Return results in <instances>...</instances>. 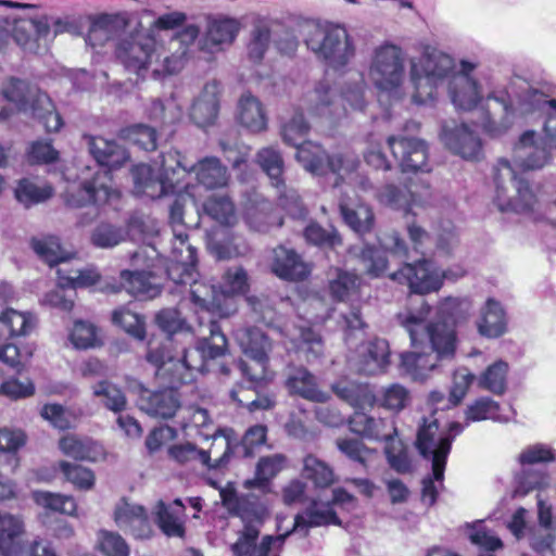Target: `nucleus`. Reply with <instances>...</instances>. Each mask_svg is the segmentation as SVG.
<instances>
[{
	"mask_svg": "<svg viewBox=\"0 0 556 556\" xmlns=\"http://www.w3.org/2000/svg\"><path fill=\"white\" fill-rule=\"evenodd\" d=\"M88 150L101 167L84 179L76 188L67 189L64 203L70 208L93 206L97 210L121 198L113 186L112 170L121 168L130 159L128 150L115 139L86 135Z\"/></svg>",
	"mask_w": 556,
	"mask_h": 556,
	"instance_id": "obj_1",
	"label": "nucleus"
},
{
	"mask_svg": "<svg viewBox=\"0 0 556 556\" xmlns=\"http://www.w3.org/2000/svg\"><path fill=\"white\" fill-rule=\"evenodd\" d=\"M207 323L204 325V317L199 318V332L202 338L198 340L194 348L184 349L182 355L175 358L169 372V384L180 387L194 381V372L214 371L222 376L230 375V367L219 361L228 353V340L223 332L219 323L212 314L207 313Z\"/></svg>",
	"mask_w": 556,
	"mask_h": 556,
	"instance_id": "obj_2",
	"label": "nucleus"
},
{
	"mask_svg": "<svg viewBox=\"0 0 556 556\" xmlns=\"http://www.w3.org/2000/svg\"><path fill=\"white\" fill-rule=\"evenodd\" d=\"M299 26L306 47L329 67L343 68L354 56L355 48L344 26L318 20H305Z\"/></svg>",
	"mask_w": 556,
	"mask_h": 556,
	"instance_id": "obj_3",
	"label": "nucleus"
},
{
	"mask_svg": "<svg viewBox=\"0 0 556 556\" xmlns=\"http://www.w3.org/2000/svg\"><path fill=\"white\" fill-rule=\"evenodd\" d=\"M494 203L503 213L533 214L539 205L536 192L528 179L506 159L493 166Z\"/></svg>",
	"mask_w": 556,
	"mask_h": 556,
	"instance_id": "obj_4",
	"label": "nucleus"
},
{
	"mask_svg": "<svg viewBox=\"0 0 556 556\" xmlns=\"http://www.w3.org/2000/svg\"><path fill=\"white\" fill-rule=\"evenodd\" d=\"M2 96L16 105L18 111H30L46 132H58L64 125L48 93L26 80L10 77L2 88Z\"/></svg>",
	"mask_w": 556,
	"mask_h": 556,
	"instance_id": "obj_5",
	"label": "nucleus"
},
{
	"mask_svg": "<svg viewBox=\"0 0 556 556\" xmlns=\"http://www.w3.org/2000/svg\"><path fill=\"white\" fill-rule=\"evenodd\" d=\"M454 60L446 53L427 47L418 64H413L410 77L415 87L413 99L418 104L437 98V84L444 78L453 77Z\"/></svg>",
	"mask_w": 556,
	"mask_h": 556,
	"instance_id": "obj_6",
	"label": "nucleus"
},
{
	"mask_svg": "<svg viewBox=\"0 0 556 556\" xmlns=\"http://www.w3.org/2000/svg\"><path fill=\"white\" fill-rule=\"evenodd\" d=\"M295 156L299 163L314 175L323 176L328 173L337 175L336 186L345 175L356 172L359 166V160L355 153L344 151L330 155L320 144L313 141H303L296 148Z\"/></svg>",
	"mask_w": 556,
	"mask_h": 556,
	"instance_id": "obj_7",
	"label": "nucleus"
},
{
	"mask_svg": "<svg viewBox=\"0 0 556 556\" xmlns=\"http://www.w3.org/2000/svg\"><path fill=\"white\" fill-rule=\"evenodd\" d=\"M404 326L414 348L426 337L430 343L431 353H434L433 356L439 361L451 359L455 356L457 334L455 326L450 321L438 318L425 324L422 318L409 315L406 317Z\"/></svg>",
	"mask_w": 556,
	"mask_h": 556,
	"instance_id": "obj_8",
	"label": "nucleus"
},
{
	"mask_svg": "<svg viewBox=\"0 0 556 556\" xmlns=\"http://www.w3.org/2000/svg\"><path fill=\"white\" fill-rule=\"evenodd\" d=\"M389 277L400 285L407 286L410 293L426 295L442 288L445 275L431 258L420 256L413 262H405Z\"/></svg>",
	"mask_w": 556,
	"mask_h": 556,
	"instance_id": "obj_9",
	"label": "nucleus"
},
{
	"mask_svg": "<svg viewBox=\"0 0 556 556\" xmlns=\"http://www.w3.org/2000/svg\"><path fill=\"white\" fill-rule=\"evenodd\" d=\"M24 536L25 528L22 518L0 513L1 556H56L50 544L34 541L28 545Z\"/></svg>",
	"mask_w": 556,
	"mask_h": 556,
	"instance_id": "obj_10",
	"label": "nucleus"
},
{
	"mask_svg": "<svg viewBox=\"0 0 556 556\" xmlns=\"http://www.w3.org/2000/svg\"><path fill=\"white\" fill-rule=\"evenodd\" d=\"M266 494H239L230 484L219 492L222 504L230 516L240 518L243 523L254 525H263L269 515Z\"/></svg>",
	"mask_w": 556,
	"mask_h": 556,
	"instance_id": "obj_11",
	"label": "nucleus"
},
{
	"mask_svg": "<svg viewBox=\"0 0 556 556\" xmlns=\"http://www.w3.org/2000/svg\"><path fill=\"white\" fill-rule=\"evenodd\" d=\"M387 143L402 173L417 174L432 170L429 162V147L425 140L390 136Z\"/></svg>",
	"mask_w": 556,
	"mask_h": 556,
	"instance_id": "obj_12",
	"label": "nucleus"
},
{
	"mask_svg": "<svg viewBox=\"0 0 556 556\" xmlns=\"http://www.w3.org/2000/svg\"><path fill=\"white\" fill-rule=\"evenodd\" d=\"M115 54L128 72L144 78L155 55V41L146 35H130L118 41Z\"/></svg>",
	"mask_w": 556,
	"mask_h": 556,
	"instance_id": "obj_13",
	"label": "nucleus"
},
{
	"mask_svg": "<svg viewBox=\"0 0 556 556\" xmlns=\"http://www.w3.org/2000/svg\"><path fill=\"white\" fill-rule=\"evenodd\" d=\"M240 345L244 354L251 357L260 368L257 372L251 374L248 363L244 361L239 362V368L242 375L251 382L252 388H256L265 379L268 353L273 348L271 340L261 329L251 327L242 332Z\"/></svg>",
	"mask_w": 556,
	"mask_h": 556,
	"instance_id": "obj_14",
	"label": "nucleus"
},
{
	"mask_svg": "<svg viewBox=\"0 0 556 556\" xmlns=\"http://www.w3.org/2000/svg\"><path fill=\"white\" fill-rule=\"evenodd\" d=\"M404 75L401 49L394 45L380 47L370 66V77L380 90L390 91L399 87Z\"/></svg>",
	"mask_w": 556,
	"mask_h": 556,
	"instance_id": "obj_15",
	"label": "nucleus"
},
{
	"mask_svg": "<svg viewBox=\"0 0 556 556\" xmlns=\"http://www.w3.org/2000/svg\"><path fill=\"white\" fill-rule=\"evenodd\" d=\"M551 147L545 136L538 139L535 131H525L514 147V163L521 172L540 169L551 160Z\"/></svg>",
	"mask_w": 556,
	"mask_h": 556,
	"instance_id": "obj_16",
	"label": "nucleus"
},
{
	"mask_svg": "<svg viewBox=\"0 0 556 556\" xmlns=\"http://www.w3.org/2000/svg\"><path fill=\"white\" fill-rule=\"evenodd\" d=\"M479 117L472 119V124L481 127L490 137H498L505 134L513 125V105L497 97L489 96L478 111Z\"/></svg>",
	"mask_w": 556,
	"mask_h": 556,
	"instance_id": "obj_17",
	"label": "nucleus"
},
{
	"mask_svg": "<svg viewBox=\"0 0 556 556\" xmlns=\"http://www.w3.org/2000/svg\"><path fill=\"white\" fill-rule=\"evenodd\" d=\"M153 275L146 270L124 269L119 273V282H106L101 290L106 293H118L125 290L138 300L154 299L161 293V287L152 281Z\"/></svg>",
	"mask_w": 556,
	"mask_h": 556,
	"instance_id": "obj_18",
	"label": "nucleus"
},
{
	"mask_svg": "<svg viewBox=\"0 0 556 556\" xmlns=\"http://www.w3.org/2000/svg\"><path fill=\"white\" fill-rule=\"evenodd\" d=\"M376 197L380 204L408 214L414 207L427 205L431 198V192L429 186L425 188L424 193L419 194L407 186H397L391 182L382 186Z\"/></svg>",
	"mask_w": 556,
	"mask_h": 556,
	"instance_id": "obj_19",
	"label": "nucleus"
},
{
	"mask_svg": "<svg viewBox=\"0 0 556 556\" xmlns=\"http://www.w3.org/2000/svg\"><path fill=\"white\" fill-rule=\"evenodd\" d=\"M242 28L241 22L225 14L207 15L206 29L201 41L202 50L232 45Z\"/></svg>",
	"mask_w": 556,
	"mask_h": 556,
	"instance_id": "obj_20",
	"label": "nucleus"
},
{
	"mask_svg": "<svg viewBox=\"0 0 556 556\" xmlns=\"http://www.w3.org/2000/svg\"><path fill=\"white\" fill-rule=\"evenodd\" d=\"M270 269L278 278L293 282L307 279L312 271L294 249L282 244L273 250Z\"/></svg>",
	"mask_w": 556,
	"mask_h": 556,
	"instance_id": "obj_21",
	"label": "nucleus"
},
{
	"mask_svg": "<svg viewBox=\"0 0 556 556\" xmlns=\"http://www.w3.org/2000/svg\"><path fill=\"white\" fill-rule=\"evenodd\" d=\"M162 163L160 175L156 182L160 186L159 195L175 194L182 190L189 192V185H185V178L191 174L190 167L188 168L181 163L180 153L177 151L168 152L162 155Z\"/></svg>",
	"mask_w": 556,
	"mask_h": 556,
	"instance_id": "obj_22",
	"label": "nucleus"
},
{
	"mask_svg": "<svg viewBox=\"0 0 556 556\" xmlns=\"http://www.w3.org/2000/svg\"><path fill=\"white\" fill-rule=\"evenodd\" d=\"M220 84L206 83L190 108V118L199 127L205 128L215 123L219 111Z\"/></svg>",
	"mask_w": 556,
	"mask_h": 556,
	"instance_id": "obj_23",
	"label": "nucleus"
},
{
	"mask_svg": "<svg viewBox=\"0 0 556 556\" xmlns=\"http://www.w3.org/2000/svg\"><path fill=\"white\" fill-rule=\"evenodd\" d=\"M262 526L263 525L243 523L242 530L238 533L237 541L231 545V552L235 556H269L274 541H283L285 538L290 534V532H287L277 538L265 535L257 545L256 542Z\"/></svg>",
	"mask_w": 556,
	"mask_h": 556,
	"instance_id": "obj_24",
	"label": "nucleus"
},
{
	"mask_svg": "<svg viewBox=\"0 0 556 556\" xmlns=\"http://www.w3.org/2000/svg\"><path fill=\"white\" fill-rule=\"evenodd\" d=\"M443 140L448 150L465 160L479 161L483 155L480 137L466 124L445 129Z\"/></svg>",
	"mask_w": 556,
	"mask_h": 556,
	"instance_id": "obj_25",
	"label": "nucleus"
},
{
	"mask_svg": "<svg viewBox=\"0 0 556 556\" xmlns=\"http://www.w3.org/2000/svg\"><path fill=\"white\" fill-rule=\"evenodd\" d=\"M168 456L179 465H185L192 460H200L204 466L210 469H223L228 464L232 454L230 442L225 441V450L222 455L212 460L211 454L213 448L208 452L199 450L194 444H174L168 447Z\"/></svg>",
	"mask_w": 556,
	"mask_h": 556,
	"instance_id": "obj_26",
	"label": "nucleus"
},
{
	"mask_svg": "<svg viewBox=\"0 0 556 556\" xmlns=\"http://www.w3.org/2000/svg\"><path fill=\"white\" fill-rule=\"evenodd\" d=\"M285 387L290 395L304 400L325 403L329 396L320 390L317 378L306 367H294L285 380Z\"/></svg>",
	"mask_w": 556,
	"mask_h": 556,
	"instance_id": "obj_27",
	"label": "nucleus"
},
{
	"mask_svg": "<svg viewBox=\"0 0 556 556\" xmlns=\"http://www.w3.org/2000/svg\"><path fill=\"white\" fill-rule=\"evenodd\" d=\"M197 182L207 190L222 189L228 186L230 174L226 165L217 156H204L190 167Z\"/></svg>",
	"mask_w": 556,
	"mask_h": 556,
	"instance_id": "obj_28",
	"label": "nucleus"
},
{
	"mask_svg": "<svg viewBox=\"0 0 556 556\" xmlns=\"http://www.w3.org/2000/svg\"><path fill=\"white\" fill-rule=\"evenodd\" d=\"M339 211L344 224L357 235L369 233L375 227L372 208L359 200L341 198Z\"/></svg>",
	"mask_w": 556,
	"mask_h": 556,
	"instance_id": "obj_29",
	"label": "nucleus"
},
{
	"mask_svg": "<svg viewBox=\"0 0 556 556\" xmlns=\"http://www.w3.org/2000/svg\"><path fill=\"white\" fill-rule=\"evenodd\" d=\"M507 324L502 304L493 298L488 299L477 320L478 332L488 339H496L506 333Z\"/></svg>",
	"mask_w": 556,
	"mask_h": 556,
	"instance_id": "obj_30",
	"label": "nucleus"
},
{
	"mask_svg": "<svg viewBox=\"0 0 556 556\" xmlns=\"http://www.w3.org/2000/svg\"><path fill=\"white\" fill-rule=\"evenodd\" d=\"M453 104L464 111L473 110L481 100L480 86L467 74H455L448 83Z\"/></svg>",
	"mask_w": 556,
	"mask_h": 556,
	"instance_id": "obj_31",
	"label": "nucleus"
},
{
	"mask_svg": "<svg viewBox=\"0 0 556 556\" xmlns=\"http://www.w3.org/2000/svg\"><path fill=\"white\" fill-rule=\"evenodd\" d=\"M364 280L355 271L336 268V277L329 280V293L338 302H355L362 296Z\"/></svg>",
	"mask_w": 556,
	"mask_h": 556,
	"instance_id": "obj_32",
	"label": "nucleus"
},
{
	"mask_svg": "<svg viewBox=\"0 0 556 556\" xmlns=\"http://www.w3.org/2000/svg\"><path fill=\"white\" fill-rule=\"evenodd\" d=\"M178 387L169 384L168 389L161 391H144L141 401L143 402V409L151 416L162 419H169L175 416L177 409L180 407L179 399L174 391Z\"/></svg>",
	"mask_w": 556,
	"mask_h": 556,
	"instance_id": "obj_33",
	"label": "nucleus"
},
{
	"mask_svg": "<svg viewBox=\"0 0 556 556\" xmlns=\"http://www.w3.org/2000/svg\"><path fill=\"white\" fill-rule=\"evenodd\" d=\"M287 465L283 454L263 456L257 460L255 477L243 481L247 490L258 489L262 493L269 492L270 480L276 477Z\"/></svg>",
	"mask_w": 556,
	"mask_h": 556,
	"instance_id": "obj_34",
	"label": "nucleus"
},
{
	"mask_svg": "<svg viewBox=\"0 0 556 556\" xmlns=\"http://www.w3.org/2000/svg\"><path fill=\"white\" fill-rule=\"evenodd\" d=\"M439 359L433 353L407 351L400 355L399 369L403 376L415 381H424L438 366Z\"/></svg>",
	"mask_w": 556,
	"mask_h": 556,
	"instance_id": "obj_35",
	"label": "nucleus"
},
{
	"mask_svg": "<svg viewBox=\"0 0 556 556\" xmlns=\"http://www.w3.org/2000/svg\"><path fill=\"white\" fill-rule=\"evenodd\" d=\"M390 348L384 339L375 338L362 351L359 371L374 376L383 372L390 364Z\"/></svg>",
	"mask_w": 556,
	"mask_h": 556,
	"instance_id": "obj_36",
	"label": "nucleus"
},
{
	"mask_svg": "<svg viewBox=\"0 0 556 556\" xmlns=\"http://www.w3.org/2000/svg\"><path fill=\"white\" fill-rule=\"evenodd\" d=\"M238 121L244 128L254 134L267 129V116L263 104L251 92L243 93L239 99Z\"/></svg>",
	"mask_w": 556,
	"mask_h": 556,
	"instance_id": "obj_37",
	"label": "nucleus"
},
{
	"mask_svg": "<svg viewBox=\"0 0 556 556\" xmlns=\"http://www.w3.org/2000/svg\"><path fill=\"white\" fill-rule=\"evenodd\" d=\"M61 452L80 462H97L104 453L103 447L88 438H79L75 434H66L59 441Z\"/></svg>",
	"mask_w": 556,
	"mask_h": 556,
	"instance_id": "obj_38",
	"label": "nucleus"
},
{
	"mask_svg": "<svg viewBox=\"0 0 556 556\" xmlns=\"http://www.w3.org/2000/svg\"><path fill=\"white\" fill-rule=\"evenodd\" d=\"M301 476L311 481L315 489H328L337 482L333 468L314 454H306L302 459Z\"/></svg>",
	"mask_w": 556,
	"mask_h": 556,
	"instance_id": "obj_39",
	"label": "nucleus"
},
{
	"mask_svg": "<svg viewBox=\"0 0 556 556\" xmlns=\"http://www.w3.org/2000/svg\"><path fill=\"white\" fill-rule=\"evenodd\" d=\"M317 501L314 500L309 507H307L304 514H296L294 517L293 528L290 533L296 530L309 529L316 527L326 526H342V521L337 515L336 510L331 506H327L326 509L316 508Z\"/></svg>",
	"mask_w": 556,
	"mask_h": 556,
	"instance_id": "obj_40",
	"label": "nucleus"
},
{
	"mask_svg": "<svg viewBox=\"0 0 556 556\" xmlns=\"http://www.w3.org/2000/svg\"><path fill=\"white\" fill-rule=\"evenodd\" d=\"M333 390L341 400L356 409L372 407L376 403V394L367 383L344 381L337 383Z\"/></svg>",
	"mask_w": 556,
	"mask_h": 556,
	"instance_id": "obj_41",
	"label": "nucleus"
},
{
	"mask_svg": "<svg viewBox=\"0 0 556 556\" xmlns=\"http://www.w3.org/2000/svg\"><path fill=\"white\" fill-rule=\"evenodd\" d=\"M170 345V338L162 342L150 340L146 354V361L155 368L156 376L166 380L168 384L170 368H173V363H175L176 358L172 355Z\"/></svg>",
	"mask_w": 556,
	"mask_h": 556,
	"instance_id": "obj_42",
	"label": "nucleus"
},
{
	"mask_svg": "<svg viewBox=\"0 0 556 556\" xmlns=\"http://www.w3.org/2000/svg\"><path fill=\"white\" fill-rule=\"evenodd\" d=\"M66 482L71 483L76 491L88 492L96 485V473L92 469L67 460H60L54 465Z\"/></svg>",
	"mask_w": 556,
	"mask_h": 556,
	"instance_id": "obj_43",
	"label": "nucleus"
},
{
	"mask_svg": "<svg viewBox=\"0 0 556 556\" xmlns=\"http://www.w3.org/2000/svg\"><path fill=\"white\" fill-rule=\"evenodd\" d=\"M509 366L502 359L489 365L478 379L480 389L491 392L494 395H503L507 390V377Z\"/></svg>",
	"mask_w": 556,
	"mask_h": 556,
	"instance_id": "obj_44",
	"label": "nucleus"
},
{
	"mask_svg": "<svg viewBox=\"0 0 556 556\" xmlns=\"http://www.w3.org/2000/svg\"><path fill=\"white\" fill-rule=\"evenodd\" d=\"M30 247L38 257L53 267L68 258L63 250L60 239L56 236H43L41 238H31Z\"/></svg>",
	"mask_w": 556,
	"mask_h": 556,
	"instance_id": "obj_45",
	"label": "nucleus"
},
{
	"mask_svg": "<svg viewBox=\"0 0 556 556\" xmlns=\"http://www.w3.org/2000/svg\"><path fill=\"white\" fill-rule=\"evenodd\" d=\"M36 317L28 312L5 308L0 312V323L8 328L11 339L28 336L36 327Z\"/></svg>",
	"mask_w": 556,
	"mask_h": 556,
	"instance_id": "obj_46",
	"label": "nucleus"
},
{
	"mask_svg": "<svg viewBox=\"0 0 556 556\" xmlns=\"http://www.w3.org/2000/svg\"><path fill=\"white\" fill-rule=\"evenodd\" d=\"M409 390L400 383H391L388 387L382 388L379 393L376 394L375 405L394 414H399L409 404Z\"/></svg>",
	"mask_w": 556,
	"mask_h": 556,
	"instance_id": "obj_47",
	"label": "nucleus"
},
{
	"mask_svg": "<svg viewBox=\"0 0 556 556\" xmlns=\"http://www.w3.org/2000/svg\"><path fill=\"white\" fill-rule=\"evenodd\" d=\"M54 189L51 185L38 186L28 178L18 180L14 190L15 199L25 207L45 202L52 198Z\"/></svg>",
	"mask_w": 556,
	"mask_h": 556,
	"instance_id": "obj_48",
	"label": "nucleus"
},
{
	"mask_svg": "<svg viewBox=\"0 0 556 556\" xmlns=\"http://www.w3.org/2000/svg\"><path fill=\"white\" fill-rule=\"evenodd\" d=\"M204 213L220 225L231 226L236 223V207L227 195H211L203 203Z\"/></svg>",
	"mask_w": 556,
	"mask_h": 556,
	"instance_id": "obj_49",
	"label": "nucleus"
},
{
	"mask_svg": "<svg viewBox=\"0 0 556 556\" xmlns=\"http://www.w3.org/2000/svg\"><path fill=\"white\" fill-rule=\"evenodd\" d=\"M256 160L275 188H285L283 160L280 152L271 147L261 149Z\"/></svg>",
	"mask_w": 556,
	"mask_h": 556,
	"instance_id": "obj_50",
	"label": "nucleus"
},
{
	"mask_svg": "<svg viewBox=\"0 0 556 556\" xmlns=\"http://www.w3.org/2000/svg\"><path fill=\"white\" fill-rule=\"evenodd\" d=\"M439 429L440 424L437 418H422V422L420 424L417 431L415 445L424 458L429 459L430 455L435 453L439 439L441 438H438Z\"/></svg>",
	"mask_w": 556,
	"mask_h": 556,
	"instance_id": "obj_51",
	"label": "nucleus"
},
{
	"mask_svg": "<svg viewBox=\"0 0 556 556\" xmlns=\"http://www.w3.org/2000/svg\"><path fill=\"white\" fill-rule=\"evenodd\" d=\"M185 245L189 252V262L172 261L166 268L167 277L175 285H190L193 278L199 276L195 250L188 243Z\"/></svg>",
	"mask_w": 556,
	"mask_h": 556,
	"instance_id": "obj_52",
	"label": "nucleus"
},
{
	"mask_svg": "<svg viewBox=\"0 0 556 556\" xmlns=\"http://www.w3.org/2000/svg\"><path fill=\"white\" fill-rule=\"evenodd\" d=\"M34 500L39 506L55 513L72 516L77 510V504L72 495L37 491L34 493Z\"/></svg>",
	"mask_w": 556,
	"mask_h": 556,
	"instance_id": "obj_53",
	"label": "nucleus"
},
{
	"mask_svg": "<svg viewBox=\"0 0 556 556\" xmlns=\"http://www.w3.org/2000/svg\"><path fill=\"white\" fill-rule=\"evenodd\" d=\"M112 323L138 340L146 338L144 318L126 307H119L113 311Z\"/></svg>",
	"mask_w": 556,
	"mask_h": 556,
	"instance_id": "obj_54",
	"label": "nucleus"
},
{
	"mask_svg": "<svg viewBox=\"0 0 556 556\" xmlns=\"http://www.w3.org/2000/svg\"><path fill=\"white\" fill-rule=\"evenodd\" d=\"M501 405L489 396L475 400L465 410L466 424L500 419Z\"/></svg>",
	"mask_w": 556,
	"mask_h": 556,
	"instance_id": "obj_55",
	"label": "nucleus"
},
{
	"mask_svg": "<svg viewBox=\"0 0 556 556\" xmlns=\"http://www.w3.org/2000/svg\"><path fill=\"white\" fill-rule=\"evenodd\" d=\"M303 236L307 243L318 248L333 249L342 244V238L337 229L324 228L317 222H311L304 229Z\"/></svg>",
	"mask_w": 556,
	"mask_h": 556,
	"instance_id": "obj_56",
	"label": "nucleus"
},
{
	"mask_svg": "<svg viewBox=\"0 0 556 556\" xmlns=\"http://www.w3.org/2000/svg\"><path fill=\"white\" fill-rule=\"evenodd\" d=\"M471 308L472 302L468 298H446L440 304L439 318L456 326L467 319Z\"/></svg>",
	"mask_w": 556,
	"mask_h": 556,
	"instance_id": "obj_57",
	"label": "nucleus"
},
{
	"mask_svg": "<svg viewBox=\"0 0 556 556\" xmlns=\"http://www.w3.org/2000/svg\"><path fill=\"white\" fill-rule=\"evenodd\" d=\"M336 446L348 459L363 468H367L368 457L374 452L361 439L356 438H338Z\"/></svg>",
	"mask_w": 556,
	"mask_h": 556,
	"instance_id": "obj_58",
	"label": "nucleus"
},
{
	"mask_svg": "<svg viewBox=\"0 0 556 556\" xmlns=\"http://www.w3.org/2000/svg\"><path fill=\"white\" fill-rule=\"evenodd\" d=\"M365 265L366 273L374 278L384 275L388 268V257L384 251L370 244H365L357 254Z\"/></svg>",
	"mask_w": 556,
	"mask_h": 556,
	"instance_id": "obj_59",
	"label": "nucleus"
},
{
	"mask_svg": "<svg viewBox=\"0 0 556 556\" xmlns=\"http://www.w3.org/2000/svg\"><path fill=\"white\" fill-rule=\"evenodd\" d=\"M125 239L122 227L110 223L98 224L90 235L92 245L101 249H109L119 244Z\"/></svg>",
	"mask_w": 556,
	"mask_h": 556,
	"instance_id": "obj_60",
	"label": "nucleus"
},
{
	"mask_svg": "<svg viewBox=\"0 0 556 556\" xmlns=\"http://www.w3.org/2000/svg\"><path fill=\"white\" fill-rule=\"evenodd\" d=\"M309 131V124L304 117L303 112H295L294 115L282 125L281 137L285 143L299 147Z\"/></svg>",
	"mask_w": 556,
	"mask_h": 556,
	"instance_id": "obj_61",
	"label": "nucleus"
},
{
	"mask_svg": "<svg viewBox=\"0 0 556 556\" xmlns=\"http://www.w3.org/2000/svg\"><path fill=\"white\" fill-rule=\"evenodd\" d=\"M123 136L144 151H154L157 148V132L153 127L144 124H135L122 130Z\"/></svg>",
	"mask_w": 556,
	"mask_h": 556,
	"instance_id": "obj_62",
	"label": "nucleus"
},
{
	"mask_svg": "<svg viewBox=\"0 0 556 556\" xmlns=\"http://www.w3.org/2000/svg\"><path fill=\"white\" fill-rule=\"evenodd\" d=\"M93 395L103 397L104 406L114 413H121L126 408L127 400L124 392L106 380H102L93 387Z\"/></svg>",
	"mask_w": 556,
	"mask_h": 556,
	"instance_id": "obj_63",
	"label": "nucleus"
},
{
	"mask_svg": "<svg viewBox=\"0 0 556 556\" xmlns=\"http://www.w3.org/2000/svg\"><path fill=\"white\" fill-rule=\"evenodd\" d=\"M97 546L103 556H129V546L117 532L100 530Z\"/></svg>",
	"mask_w": 556,
	"mask_h": 556,
	"instance_id": "obj_64",
	"label": "nucleus"
}]
</instances>
